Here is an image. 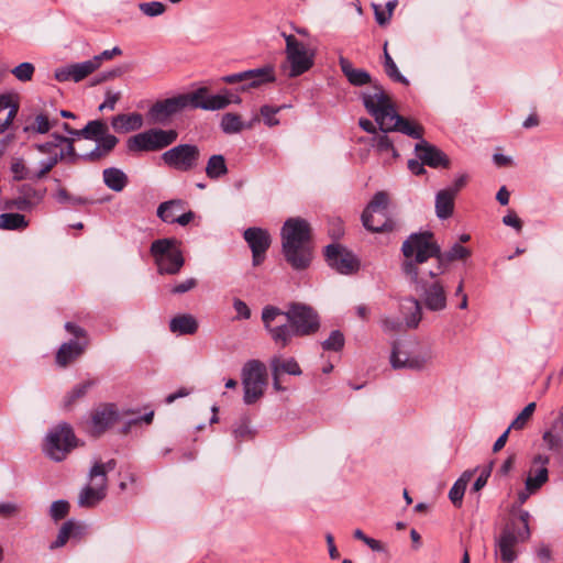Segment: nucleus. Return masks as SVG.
Masks as SVG:
<instances>
[{
  "instance_id": "nucleus-1",
  "label": "nucleus",
  "mask_w": 563,
  "mask_h": 563,
  "mask_svg": "<svg viewBox=\"0 0 563 563\" xmlns=\"http://www.w3.org/2000/svg\"><path fill=\"white\" fill-rule=\"evenodd\" d=\"M262 320L272 341L279 349L288 346L294 336H310L320 328L318 312L302 302H290L285 311L275 306H266L262 311Z\"/></svg>"
},
{
  "instance_id": "nucleus-2",
  "label": "nucleus",
  "mask_w": 563,
  "mask_h": 563,
  "mask_svg": "<svg viewBox=\"0 0 563 563\" xmlns=\"http://www.w3.org/2000/svg\"><path fill=\"white\" fill-rule=\"evenodd\" d=\"M366 111L375 119L382 132L398 131L412 139L423 140V128L397 114L390 97L382 85L361 93Z\"/></svg>"
},
{
  "instance_id": "nucleus-3",
  "label": "nucleus",
  "mask_w": 563,
  "mask_h": 563,
  "mask_svg": "<svg viewBox=\"0 0 563 563\" xmlns=\"http://www.w3.org/2000/svg\"><path fill=\"white\" fill-rule=\"evenodd\" d=\"M405 257L401 263V272L407 280H421L423 276L435 278L434 268L427 269V262L435 260L440 255V245L431 231L411 233L401 245Z\"/></svg>"
},
{
  "instance_id": "nucleus-4",
  "label": "nucleus",
  "mask_w": 563,
  "mask_h": 563,
  "mask_svg": "<svg viewBox=\"0 0 563 563\" xmlns=\"http://www.w3.org/2000/svg\"><path fill=\"white\" fill-rule=\"evenodd\" d=\"M280 236L287 263L296 271L308 268L312 261L310 224L302 218H289L282 228Z\"/></svg>"
},
{
  "instance_id": "nucleus-5",
  "label": "nucleus",
  "mask_w": 563,
  "mask_h": 563,
  "mask_svg": "<svg viewBox=\"0 0 563 563\" xmlns=\"http://www.w3.org/2000/svg\"><path fill=\"white\" fill-rule=\"evenodd\" d=\"M150 252L161 275H175L185 264L179 242L176 239L155 240L151 244Z\"/></svg>"
},
{
  "instance_id": "nucleus-6",
  "label": "nucleus",
  "mask_w": 563,
  "mask_h": 563,
  "mask_svg": "<svg viewBox=\"0 0 563 563\" xmlns=\"http://www.w3.org/2000/svg\"><path fill=\"white\" fill-rule=\"evenodd\" d=\"M185 109H202L207 111L221 110L231 103L240 104L241 97L228 88L221 89L219 93L210 95L207 87H200L191 92L183 93Z\"/></svg>"
},
{
  "instance_id": "nucleus-7",
  "label": "nucleus",
  "mask_w": 563,
  "mask_h": 563,
  "mask_svg": "<svg viewBox=\"0 0 563 563\" xmlns=\"http://www.w3.org/2000/svg\"><path fill=\"white\" fill-rule=\"evenodd\" d=\"M388 195L378 191L362 213L364 228L374 233L391 232L396 229V222L388 217Z\"/></svg>"
},
{
  "instance_id": "nucleus-8",
  "label": "nucleus",
  "mask_w": 563,
  "mask_h": 563,
  "mask_svg": "<svg viewBox=\"0 0 563 563\" xmlns=\"http://www.w3.org/2000/svg\"><path fill=\"white\" fill-rule=\"evenodd\" d=\"M244 390L243 400L246 405L255 404L264 395L267 385V371L258 360L247 361L241 371Z\"/></svg>"
},
{
  "instance_id": "nucleus-9",
  "label": "nucleus",
  "mask_w": 563,
  "mask_h": 563,
  "mask_svg": "<svg viewBox=\"0 0 563 563\" xmlns=\"http://www.w3.org/2000/svg\"><path fill=\"white\" fill-rule=\"evenodd\" d=\"M219 80L222 84L235 85V88L231 90L240 97V93L249 92L252 89H256L263 85L275 81V73L274 68L267 65L260 68L224 75Z\"/></svg>"
},
{
  "instance_id": "nucleus-10",
  "label": "nucleus",
  "mask_w": 563,
  "mask_h": 563,
  "mask_svg": "<svg viewBox=\"0 0 563 563\" xmlns=\"http://www.w3.org/2000/svg\"><path fill=\"white\" fill-rule=\"evenodd\" d=\"M176 130L152 128L131 136L126 142L130 152H157L176 142Z\"/></svg>"
},
{
  "instance_id": "nucleus-11",
  "label": "nucleus",
  "mask_w": 563,
  "mask_h": 563,
  "mask_svg": "<svg viewBox=\"0 0 563 563\" xmlns=\"http://www.w3.org/2000/svg\"><path fill=\"white\" fill-rule=\"evenodd\" d=\"M77 446V438L70 424L62 422L53 428L46 435L44 452L46 455L60 462L67 454Z\"/></svg>"
},
{
  "instance_id": "nucleus-12",
  "label": "nucleus",
  "mask_w": 563,
  "mask_h": 563,
  "mask_svg": "<svg viewBox=\"0 0 563 563\" xmlns=\"http://www.w3.org/2000/svg\"><path fill=\"white\" fill-rule=\"evenodd\" d=\"M162 159L168 167L187 173L198 167L200 150L195 144H178L162 154Z\"/></svg>"
},
{
  "instance_id": "nucleus-13",
  "label": "nucleus",
  "mask_w": 563,
  "mask_h": 563,
  "mask_svg": "<svg viewBox=\"0 0 563 563\" xmlns=\"http://www.w3.org/2000/svg\"><path fill=\"white\" fill-rule=\"evenodd\" d=\"M286 42V57L289 64V77L308 71L313 65V54L291 34H283Z\"/></svg>"
},
{
  "instance_id": "nucleus-14",
  "label": "nucleus",
  "mask_w": 563,
  "mask_h": 563,
  "mask_svg": "<svg viewBox=\"0 0 563 563\" xmlns=\"http://www.w3.org/2000/svg\"><path fill=\"white\" fill-rule=\"evenodd\" d=\"M430 276H423L421 280H408L413 285V289L421 296L423 305L431 311H441L446 307V294L444 286L439 280H433Z\"/></svg>"
},
{
  "instance_id": "nucleus-15",
  "label": "nucleus",
  "mask_w": 563,
  "mask_h": 563,
  "mask_svg": "<svg viewBox=\"0 0 563 563\" xmlns=\"http://www.w3.org/2000/svg\"><path fill=\"white\" fill-rule=\"evenodd\" d=\"M432 360V353L430 350H422L418 352H405L400 350L397 342H394L390 354V364L393 368H408L412 371L424 369Z\"/></svg>"
},
{
  "instance_id": "nucleus-16",
  "label": "nucleus",
  "mask_w": 563,
  "mask_h": 563,
  "mask_svg": "<svg viewBox=\"0 0 563 563\" xmlns=\"http://www.w3.org/2000/svg\"><path fill=\"white\" fill-rule=\"evenodd\" d=\"M324 255L329 266L343 275H351L358 271L360 261L347 249L340 244H330L325 247Z\"/></svg>"
},
{
  "instance_id": "nucleus-17",
  "label": "nucleus",
  "mask_w": 563,
  "mask_h": 563,
  "mask_svg": "<svg viewBox=\"0 0 563 563\" xmlns=\"http://www.w3.org/2000/svg\"><path fill=\"white\" fill-rule=\"evenodd\" d=\"M121 418V413L114 404L98 405L90 415L89 432L93 437H100Z\"/></svg>"
},
{
  "instance_id": "nucleus-18",
  "label": "nucleus",
  "mask_w": 563,
  "mask_h": 563,
  "mask_svg": "<svg viewBox=\"0 0 563 563\" xmlns=\"http://www.w3.org/2000/svg\"><path fill=\"white\" fill-rule=\"evenodd\" d=\"M184 101L183 95H178L154 102L146 113L148 122L152 124H164L168 122L172 117L185 109Z\"/></svg>"
},
{
  "instance_id": "nucleus-19",
  "label": "nucleus",
  "mask_w": 563,
  "mask_h": 563,
  "mask_svg": "<svg viewBox=\"0 0 563 563\" xmlns=\"http://www.w3.org/2000/svg\"><path fill=\"white\" fill-rule=\"evenodd\" d=\"M185 201L181 199H172L162 202L156 211L157 217L165 223H178L186 227L195 218V212L189 210L184 212Z\"/></svg>"
},
{
  "instance_id": "nucleus-20",
  "label": "nucleus",
  "mask_w": 563,
  "mask_h": 563,
  "mask_svg": "<svg viewBox=\"0 0 563 563\" xmlns=\"http://www.w3.org/2000/svg\"><path fill=\"white\" fill-rule=\"evenodd\" d=\"M243 238L252 251L253 265H261L272 243L268 231L257 227L249 228L244 231Z\"/></svg>"
},
{
  "instance_id": "nucleus-21",
  "label": "nucleus",
  "mask_w": 563,
  "mask_h": 563,
  "mask_svg": "<svg viewBox=\"0 0 563 563\" xmlns=\"http://www.w3.org/2000/svg\"><path fill=\"white\" fill-rule=\"evenodd\" d=\"M528 539H521L516 530V522L507 525L497 540V553L504 563H512L517 559L516 545Z\"/></svg>"
},
{
  "instance_id": "nucleus-22",
  "label": "nucleus",
  "mask_w": 563,
  "mask_h": 563,
  "mask_svg": "<svg viewBox=\"0 0 563 563\" xmlns=\"http://www.w3.org/2000/svg\"><path fill=\"white\" fill-rule=\"evenodd\" d=\"M97 59H88L81 63H74L59 67L55 70L54 77L57 81L79 82L97 70Z\"/></svg>"
},
{
  "instance_id": "nucleus-23",
  "label": "nucleus",
  "mask_w": 563,
  "mask_h": 563,
  "mask_svg": "<svg viewBox=\"0 0 563 563\" xmlns=\"http://www.w3.org/2000/svg\"><path fill=\"white\" fill-rule=\"evenodd\" d=\"M416 154L422 164L432 168H448L450 161L448 156L437 146L430 144L426 140L419 141L415 146Z\"/></svg>"
},
{
  "instance_id": "nucleus-24",
  "label": "nucleus",
  "mask_w": 563,
  "mask_h": 563,
  "mask_svg": "<svg viewBox=\"0 0 563 563\" xmlns=\"http://www.w3.org/2000/svg\"><path fill=\"white\" fill-rule=\"evenodd\" d=\"M91 485H86L78 497L79 507L91 508L98 505L107 495V484L100 479H89Z\"/></svg>"
},
{
  "instance_id": "nucleus-25",
  "label": "nucleus",
  "mask_w": 563,
  "mask_h": 563,
  "mask_svg": "<svg viewBox=\"0 0 563 563\" xmlns=\"http://www.w3.org/2000/svg\"><path fill=\"white\" fill-rule=\"evenodd\" d=\"M89 345V340L75 341L63 343L56 353V363L60 367H66L68 364L80 357Z\"/></svg>"
},
{
  "instance_id": "nucleus-26",
  "label": "nucleus",
  "mask_w": 563,
  "mask_h": 563,
  "mask_svg": "<svg viewBox=\"0 0 563 563\" xmlns=\"http://www.w3.org/2000/svg\"><path fill=\"white\" fill-rule=\"evenodd\" d=\"M339 65L351 85L362 87L369 84L371 89L366 92L372 91L374 85H379L377 81L372 80L371 74L368 71L361 68H354L352 63L343 56L339 58Z\"/></svg>"
},
{
  "instance_id": "nucleus-27",
  "label": "nucleus",
  "mask_w": 563,
  "mask_h": 563,
  "mask_svg": "<svg viewBox=\"0 0 563 563\" xmlns=\"http://www.w3.org/2000/svg\"><path fill=\"white\" fill-rule=\"evenodd\" d=\"M471 256V251L467 247L462 246L460 243H455L452 247L442 252L440 249V255H438V263L434 265L435 277L443 274L449 264L454 261L465 260Z\"/></svg>"
},
{
  "instance_id": "nucleus-28",
  "label": "nucleus",
  "mask_w": 563,
  "mask_h": 563,
  "mask_svg": "<svg viewBox=\"0 0 563 563\" xmlns=\"http://www.w3.org/2000/svg\"><path fill=\"white\" fill-rule=\"evenodd\" d=\"M143 125V115L139 112L121 113L112 117L111 119V126L117 133L137 131Z\"/></svg>"
},
{
  "instance_id": "nucleus-29",
  "label": "nucleus",
  "mask_w": 563,
  "mask_h": 563,
  "mask_svg": "<svg viewBox=\"0 0 563 563\" xmlns=\"http://www.w3.org/2000/svg\"><path fill=\"white\" fill-rule=\"evenodd\" d=\"M400 312L406 321V328H417L421 321L422 310L420 302L413 297L405 298L400 303Z\"/></svg>"
},
{
  "instance_id": "nucleus-30",
  "label": "nucleus",
  "mask_w": 563,
  "mask_h": 563,
  "mask_svg": "<svg viewBox=\"0 0 563 563\" xmlns=\"http://www.w3.org/2000/svg\"><path fill=\"white\" fill-rule=\"evenodd\" d=\"M97 384V379L90 378L75 385L63 399V407L67 410L71 409L77 401L82 399L88 391Z\"/></svg>"
},
{
  "instance_id": "nucleus-31",
  "label": "nucleus",
  "mask_w": 563,
  "mask_h": 563,
  "mask_svg": "<svg viewBox=\"0 0 563 563\" xmlns=\"http://www.w3.org/2000/svg\"><path fill=\"white\" fill-rule=\"evenodd\" d=\"M102 178L104 185L115 192L122 191L129 183L126 174L117 167H109L103 169Z\"/></svg>"
},
{
  "instance_id": "nucleus-32",
  "label": "nucleus",
  "mask_w": 563,
  "mask_h": 563,
  "mask_svg": "<svg viewBox=\"0 0 563 563\" xmlns=\"http://www.w3.org/2000/svg\"><path fill=\"white\" fill-rule=\"evenodd\" d=\"M454 191L442 189L435 196V213L440 219H448L454 210Z\"/></svg>"
},
{
  "instance_id": "nucleus-33",
  "label": "nucleus",
  "mask_w": 563,
  "mask_h": 563,
  "mask_svg": "<svg viewBox=\"0 0 563 563\" xmlns=\"http://www.w3.org/2000/svg\"><path fill=\"white\" fill-rule=\"evenodd\" d=\"M169 329L173 333L194 334L198 330V322L191 314H179L170 320Z\"/></svg>"
},
{
  "instance_id": "nucleus-34",
  "label": "nucleus",
  "mask_w": 563,
  "mask_h": 563,
  "mask_svg": "<svg viewBox=\"0 0 563 563\" xmlns=\"http://www.w3.org/2000/svg\"><path fill=\"white\" fill-rule=\"evenodd\" d=\"M19 107L9 96H0V131H5L18 113Z\"/></svg>"
},
{
  "instance_id": "nucleus-35",
  "label": "nucleus",
  "mask_w": 563,
  "mask_h": 563,
  "mask_svg": "<svg viewBox=\"0 0 563 563\" xmlns=\"http://www.w3.org/2000/svg\"><path fill=\"white\" fill-rule=\"evenodd\" d=\"M81 526L74 520H67L60 527L57 538L51 543L49 549L55 550L64 547L71 537H76L81 532Z\"/></svg>"
},
{
  "instance_id": "nucleus-36",
  "label": "nucleus",
  "mask_w": 563,
  "mask_h": 563,
  "mask_svg": "<svg viewBox=\"0 0 563 563\" xmlns=\"http://www.w3.org/2000/svg\"><path fill=\"white\" fill-rule=\"evenodd\" d=\"M269 365H271L272 374L285 373V374H289V375H294V376H299L302 373L299 364L297 363V361L294 357L283 360L279 356H274L271 360Z\"/></svg>"
},
{
  "instance_id": "nucleus-37",
  "label": "nucleus",
  "mask_w": 563,
  "mask_h": 563,
  "mask_svg": "<svg viewBox=\"0 0 563 563\" xmlns=\"http://www.w3.org/2000/svg\"><path fill=\"white\" fill-rule=\"evenodd\" d=\"M206 174L210 179H219L228 174V166L223 155H211L206 165Z\"/></svg>"
},
{
  "instance_id": "nucleus-38",
  "label": "nucleus",
  "mask_w": 563,
  "mask_h": 563,
  "mask_svg": "<svg viewBox=\"0 0 563 563\" xmlns=\"http://www.w3.org/2000/svg\"><path fill=\"white\" fill-rule=\"evenodd\" d=\"M549 479L548 467H539L538 470L531 468L526 479V489L529 493L539 490Z\"/></svg>"
},
{
  "instance_id": "nucleus-39",
  "label": "nucleus",
  "mask_w": 563,
  "mask_h": 563,
  "mask_svg": "<svg viewBox=\"0 0 563 563\" xmlns=\"http://www.w3.org/2000/svg\"><path fill=\"white\" fill-rule=\"evenodd\" d=\"M27 227L25 217L20 213H1L0 214V229L1 230H22Z\"/></svg>"
},
{
  "instance_id": "nucleus-40",
  "label": "nucleus",
  "mask_w": 563,
  "mask_h": 563,
  "mask_svg": "<svg viewBox=\"0 0 563 563\" xmlns=\"http://www.w3.org/2000/svg\"><path fill=\"white\" fill-rule=\"evenodd\" d=\"M108 132L107 124L101 120L89 121L84 129H81L82 139L99 141V139Z\"/></svg>"
},
{
  "instance_id": "nucleus-41",
  "label": "nucleus",
  "mask_w": 563,
  "mask_h": 563,
  "mask_svg": "<svg viewBox=\"0 0 563 563\" xmlns=\"http://www.w3.org/2000/svg\"><path fill=\"white\" fill-rule=\"evenodd\" d=\"M117 466L115 460H109L106 463L96 462L89 471V479H100L101 483H108L107 474Z\"/></svg>"
},
{
  "instance_id": "nucleus-42",
  "label": "nucleus",
  "mask_w": 563,
  "mask_h": 563,
  "mask_svg": "<svg viewBox=\"0 0 563 563\" xmlns=\"http://www.w3.org/2000/svg\"><path fill=\"white\" fill-rule=\"evenodd\" d=\"M384 68L387 76L393 79L394 81L408 85V79L401 75V73L398 70L397 65L395 64L394 59L387 52V43H385L384 46Z\"/></svg>"
},
{
  "instance_id": "nucleus-43",
  "label": "nucleus",
  "mask_w": 563,
  "mask_h": 563,
  "mask_svg": "<svg viewBox=\"0 0 563 563\" xmlns=\"http://www.w3.org/2000/svg\"><path fill=\"white\" fill-rule=\"evenodd\" d=\"M220 126L222 131L227 134H235L241 132L245 125L241 120V117L236 113H225L222 119Z\"/></svg>"
},
{
  "instance_id": "nucleus-44",
  "label": "nucleus",
  "mask_w": 563,
  "mask_h": 563,
  "mask_svg": "<svg viewBox=\"0 0 563 563\" xmlns=\"http://www.w3.org/2000/svg\"><path fill=\"white\" fill-rule=\"evenodd\" d=\"M56 124V121H49L48 115L45 113L37 114L33 122L24 128L25 132H34L40 134L47 133L52 126Z\"/></svg>"
},
{
  "instance_id": "nucleus-45",
  "label": "nucleus",
  "mask_w": 563,
  "mask_h": 563,
  "mask_svg": "<svg viewBox=\"0 0 563 563\" xmlns=\"http://www.w3.org/2000/svg\"><path fill=\"white\" fill-rule=\"evenodd\" d=\"M64 161V151L59 150L51 155L47 159L40 163V170L34 174L35 179L45 177L59 162Z\"/></svg>"
},
{
  "instance_id": "nucleus-46",
  "label": "nucleus",
  "mask_w": 563,
  "mask_h": 563,
  "mask_svg": "<svg viewBox=\"0 0 563 563\" xmlns=\"http://www.w3.org/2000/svg\"><path fill=\"white\" fill-rule=\"evenodd\" d=\"M19 195L26 199L34 207L44 198V190L36 189L32 185L23 184L19 188Z\"/></svg>"
},
{
  "instance_id": "nucleus-47",
  "label": "nucleus",
  "mask_w": 563,
  "mask_h": 563,
  "mask_svg": "<svg viewBox=\"0 0 563 563\" xmlns=\"http://www.w3.org/2000/svg\"><path fill=\"white\" fill-rule=\"evenodd\" d=\"M10 169L15 180L35 179L34 174H31L23 158H14L11 163Z\"/></svg>"
},
{
  "instance_id": "nucleus-48",
  "label": "nucleus",
  "mask_w": 563,
  "mask_h": 563,
  "mask_svg": "<svg viewBox=\"0 0 563 563\" xmlns=\"http://www.w3.org/2000/svg\"><path fill=\"white\" fill-rule=\"evenodd\" d=\"M321 345L324 351L338 352L344 346V335L341 331L333 330L329 338L321 343Z\"/></svg>"
},
{
  "instance_id": "nucleus-49",
  "label": "nucleus",
  "mask_w": 563,
  "mask_h": 563,
  "mask_svg": "<svg viewBox=\"0 0 563 563\" xmlns=\"http://www.w3.org/2000/svg\"><path fill=\"white\" fill-rule=\"evenodd\" d=\"M372 145L376 147L378 152H388L391 151L394 156H397V151L394 147L393 140L389 139V136L386 135V132H383V134H376L372 139Z\"/></svg>"
},
{
  "instance_id": "nucleus-50",
  "label": "nucleus",
  "mask_w": 563,
  "mask_h": 563,
  "mask_svg": "<svg viewBox=\"0 0 563 563\" xmlns=\"http://www.w3.org/2000/svg\"><path fill=\"white\" fill-rule=\"evenodd\" d=\"M70 505L67 500L59 499L54 501L49 507V516L54 521H59L68 515Z\"/></svg>"
},
{
  "instance_id": "nucleus-51",
  "label": "nucleus",
  "mask_w": 563,
  "mask_h": 563,
  "mask_svg": "<svg viewBox=\"0 0 563 563\" xmlns=\"http://www.w3.org/2000/svg\"><path fill=\"white\" fill-rule=\"evenodd\" d=\"M140 11L151 18L162 15L166 11V5L159 1L141 2Z\"/></svg>"
},
{
  "instance_id": "nucleus-52",
  "label": "nucleus",
  "mask_w": 563,
  "mask_h": 563,
  "mask_svg": "<svg viewBox=\"0 0 563 563\" xmlns=\"http://www.w3.org/2000/svg\"><path fill=\"white\" fill-rule=\"evenodd\" d=\"M536 410V402L528 404L522 411L517 416V418L511 422L510 429L520 430L522 429L528 420L531 418Z\"/></svg>"
},
{
  "instance_id": "nucleus-53",
  "label": "nucleus",
  "mask_w": 563,
  "mask_h": 563,
  "mask_svg": "<svg viewBox=\"0 0 563 563\" xmlns=\"http://www.w3.org/2000/svg\"><path fill=\"white\" fill-rule=\"evenodd\" d=\"M35 67L31 63H21L16 67H14L11 73L13 76L20 81H30L34 75Z\"/></svg>"
},
{
  "instance_id": "nucleus-54",
  "label": "nucleus",
  "mask_w": 563,
  "mask_h": 563,
  "mask_svg": "<svg viewBox=\"0 0 563 563\" xmlns=\"http://www.w3.org/2000/svg\"><path fill=\"white\" fill-rule=\"evenodd\" d=\"M282 108L283 107H272L268 104L261 107V115L267 126L272 128L279 124V120L276 118V114L282 110Z\"/></svg>"
},
{
  "instance_id": "nucleus-55",
  "label": "nucleus",
  "mask_w": 563,
  "mask_h": 563,
  "mask_svg": "<svg viewBox=\"0 0 563 563\" xmlns=\"http://www.w3.org/2000/svg\"><path fill=\"white\" fill-rule=\"evenodd\" d=\"M518 519L520 521V526L516 525V530L519 532V537L521 539H529L531 536L530 528H529V519L530 514L527 510H519Z\"/></svg>"
},
{
  "instance_id": "nucleus-56",
  "label": "nucleus",
  "mask_w": 563,
  "mask_h": 563,
  "mask_svg": "<svg viewBox=\"0 0 563 563\" xmlns=\"http://www.w3.org/2000/svg\"><path fill=\"white\" fill-rule=\"evenodd\" d=\"M466 486L464 481H456L449 492V498L454 506H461Z\"/></svg>"
},
{
  "instance_id": "nucleus-57",
  "label": "nucleus",
  "mask_w": 563,
  "mask_h": 563,
  "mask_svg": "<svg viewBox=\"0 0 563 563\" xmlns=\"http://www.w3.org/2000/svg\"><path fill=\"white\" fill-rule=\"evenodd\" d=\"M57 200L62 203H69L73 206L86 205L88 200L82 197L71 196L65 188H59L56 192Z\"/></svg>"
},
{
  "instance_id": "nucleus-58",
  "label": "nucleus",
  "mask_w": 563,
  "mask_h": 563,
  "mask_svg": "<svg viewBox=\"0 0 563 563\" xmlns=\"http://www.w3.org/2000/svg\"><path fill=\"white\" fill-rule=\"evenodd\" d=\"M382 328L385 332H400L406 328V322L404 323L398 318L385 317L380 320Z\"/></svg>"
},
{
  "instance_id": "nucleus-59",
  "label": "nucleus",
  "mask_w": 563,
  "mask_h": 563,
  "mask_svg": "<svg viewBox=\"0 0 563 563\" xmlns=\"http://www.w3.org/2000/svg\"><path fill=\"white\" fill-rule=\"evenodd\" d=\"M97 142H98V145L101 147L102 153H104L107 155L115 147L119 140L117 136L106 133Z\"/></svg>"
},
{
  "instance_id": "nucleus-60",
  "label": "nucleus",
  "mask_w": 563,
  "mask_h": 563,
  "mask_svg": "<svg viewBox=\"0 0 563 563\" xmlns=\"http://www.w3.org/2000/svg\"><path fill=\"white\" fill-rule=\"evenodd\" d=\"M542 439L547 448L551 451H559L562 446V439L551 431L544 432Z\"/></svg>"
},
{
  "instance_id": "nucleus-61",
  "label": "nucleus",
  "mask_w": 563,
  "mask_h": 563,
  "mask_svg": "<svg viewBox=\"0 0 563 563\" xmlns=\"http://www.w3.org/2000/svg\"><path fill=\"white\" fill-rule=\"evenodd\" d=\"M20 506L15 503H0V517L12 518L20 512Z\"/></svg>"
},
{
  "instance_id": "nucleus-62",
  "label": "nucleus",
  "mask_w": 563,
  "mask_h": 563,
  "mask_svg": "<svg viewBox=\"0 0 563 563\" xmlns=\"http://www.w3.org/2000/svg\"><path fill=\"white\" fill-rule=\"evenodd\" d=\"M233 308L236 311V319L247 320L251 318V310L243 300L235 298L233 300Z\"/></svg>"
},
{
  "instance_id": "nucleus-63",
  "label": "nucleus",
  "mask_w": 563,
  "mask_h": 563,
  "mask_svg": "<svg viewBox=\"0 0 563 563\" xmlns=\"http://www.w3.org/2000/svg\"><path fill=\"white\" fill-rule=\"evenodd\" d=\"M65 330L74 335L76 339H78L77 341H85V340H89L88 339V334H87V331L77 325L76 323H73V322H66L65 323Z\"/></svg>"
},
{
  "instance_id": "nucleus-64",
  "label": "nucleus",
  "mask_w": 563,
  "mask_h": 563,
  "mask_svg": "<svg viewBox=\"0 0 563 563\" xmlns=\"http://www.w3.org/2000/svg\"><path fill=\"white\" fill-rule=\"evenodd\" d=\"M120 92H112L108 90L106 92V100L99 106V110L103 111L104 109L114 110L117 102L120 100Z\"/></svg>"
}]
</instances>
